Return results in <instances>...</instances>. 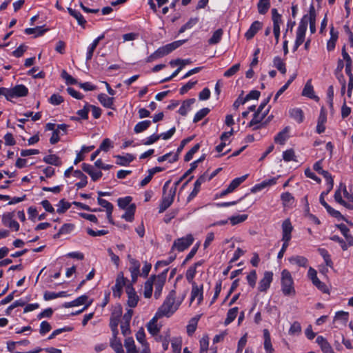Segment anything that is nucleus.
<instances>
[{"mask_svg":"<svg viewBox=\"0 0 353 353\" xmlns=\"http://www.w3.org/2000/svg\"><path fill=\"white\" fill-rule=\"evenodd\" d=\"M136 205L132 203L126 209L125 212L122 215V218L126 221L132 222L134 220Z\"/></svg>","mask_w":353,"mask_h":353,"instance_id":"36","label":"nucleus"},{"mask_svg":"<svg viewBox=\"0 0 353 353\" xmlns=\"http://www.w3.org/2000/svg\"><path fill=\"white\" fill-rule=\"evenodd\" d=\"M307 22H310V30L312 34L316 32L315 21L316 12L313 6H311L309 10V17L307 18Z\"/></svg>","mask_w":353,"mask_h":353,"instance_id":"27","label":"nucleus"},{"mask_svg":"<svg viewBox=\"0 0 353 353\" xmlns=\"http://www.w3.org/2000/svg\"><path fill=\"white\" fill-rule=\"evenodd\" d=\"M98 100L105 108L114 110V101L113 97H109L105 94L101 93L98 95Z\"/></svg>","mask_w":353,"mask_h":353,"instance_id":"21","label":"nucleus"},{"mask_svg":"<svg viewBox=\"0 0 353 353\" xmlns=\"http://www.w3.org/2000/svg\"><path fill=\"white\" fill-rule=\"evenodd\" d=\"M121 315V310H119L118 312H112L110 321V327H117L119 322V318Z\"/></svg>","mask_w":353,"mask_h":353,"instance_id":"51","label":"nucleus"},{"mask_svg":"<svg viewBox=\"0 0 353 353\" xmlns=\"http://www.w3.org/2000/svg\"><path fill=\"white\" fill-rule=\"evenodd\" d=\"M115 157L117 159V164L123 166L128 165L134 159L130 154H127L125 156L116 155Z\"/></svg>","mask_w":353,"mask_h":353,"instance_id":"35","label":"nucleus"},{"mask_svg":"<svg viewBox=\"0 0 353 353\" xmlns=\"http://www.w3.org/2000/svg\"><path fill=\"white\" fill-rule=\"evenodd\" d=\"M57 206L58 208L57 209V212L59 214H63L71 207V203L65 201V199H63L59 201Z\"/></svg>","mask_w":353,"mask_h":353,"instance_id":"50","label":"nucleus"},{"mask_svg":"<svg viewBox=\"0 0 353 353\" xmlns=\"http://www.w3.org/2000/svg\"><path fill=\"white\" fill-rule=\"evenodd\" d=\"M281 290L285 296L295 294L294 281L291 273L287 270H283L281 272Z\"/></svg>","mask_w":353,"mask_h":353,"instance_id":"2","label":"nucleus"},{"mask_svg":"<svg viewBox=\"0 0 353 353\" xmlns=\"http://www.w3.org/2000/svg\"><path fill=\"white\" fill-rule=\"evenodd\" d=\"M338 228L345 236L349 246H353V236L350 234L349 228L345 224H340L338 225Z\"/></svg>","mask_w":353,"mask_h":353,"instance_id":"29","label":"nucleus"},{"mask_svg":"<svg viewBox=\"0 0 353 353\" xmlns=\"http://www.w3.org/2000/svg\"><path fill=\"white\" fill-rule=\"evenodd\" d=\"M321 174H322L326 180L327 184V192H330L334 186V180L332 177V175L329 172L326 170L322 171Z\"/></svg>","mask_w":353,"mask_h":353,"instance_id":"52","label":"nucleus"},{"mask_svg":"<svg viewBox=\"0 0 353 353\" xmlns=\"http://www.w3.org/2000/svg\"><path fill=\"white\" fill-rule=\"evenodd\" d=\"M43 161L50 165L59 166L61 165V161L58 156L56 154H49L43 157Z\"/></svg>","mask_w":353,"mask_h":353,"instance_id":"37","label":"nucleus"},{"mask_svg":"<svg viewBox=\"0 0 353 353\" xmlns=\"http://www.w3.org/2000/svg\"><path fill=\"white\" fill-rule=\"evenodd\" d=\"M195 102V99H189L182 103L179 110V113L182 116H185L189 111L190 106Z\"/></svg>","mask_w":353,"mask_h":353,"instance_id":"34","label":"nucleus"},{"mask_svg":"<svg viewBox=\"0 0 353 353\" xmlns=\"http://www.w3.org/2000/svg\"><path fill=\"white\" fill-rule=\"evenodd\" d=\"M223 34V30L221 28H219L214 32L212 36L208 40L209 45H216L219 43Z\"/></svg>","mask_w":353,"mask_h":353,"instance_id":"33","label":"nucleus"},{"mask_svg":"<svg viewBox=\"0 0 353 353\" xmlns=\"http://www.w3.org/2000/svg\"><path fill=\"white\" fill-rule=\"evenodd\" d=\"M124 346L126 348L127 353H131L134 351H137L134 341L132 337H128L125 339Z\"/></svg>","mask_w":353,"mask_h":353,"instance_id":"49","label":"nucleus"},{"mask_svg":"<svg viewBox=\"0 0 353 353\" xmlns=\"http://www.w3.org/2000/svg\"><path fill=\"white\" fill-rule=\"evenodd\" d=\"M128 279L124 277L122 272L119 273L116 279L115 285L112 287V294L114 297L120 298L122 292L123 288L127 286Z\"/></svg>","mask_w":353,"mask_h":353,"instance_id":"6","label":"nucleus"},{"mask_svg":"<svg viewBox=\"0 0 353 353\" xmlns=\"http://www.w3.org/2000/svg\"><path fill=\"white\" fill-rule=\"evenodd\" d=\"M290 115L299 123H301L303 121L304 114L303 110L301 108H296L290 110Z\"/></svg>","mask_w":353,"mask_h":353,"instance_id":"31","label":"nucleus"},{"mask_svg":"<svg viewBox=\"0 0 353 353\" xmlns=\"http://www.w3.org/2000/svg\"><path fill=\"white\" fill-rule=\"evenodd\" d=\"M282 241H288L291 240L293 226L289 219L284 220L282 223Z\"/></svg>","mask_w":353,"mask_h":353,"instance_id":"13","label":"nucleus"},{"mask_svg":"<svg viewBox=\"0 0 353 353\" xmlns=\"http://www.w3.org/2000/svg\"><path fill=\"white\" fill-rule=\"evenodd\" d=\"M301 332V326L298 321H294L289 330V334L290 335L299 334Z\"/></svg>","mask_w":353,"mask_h":353,"instance_id":"61","label":"nucleus"},{"mask_svg":"<svg viewBox=\"0 0 353 353\" xmlns=\"http://www.w3.org/2000/svg\"><path fill=\"white\" fill-rule=\"evenodd\" d=\"M273 280V273L270 271H265L263 277L259 283L258 290L259 292H265L270 288Z\"/></svg>","mask_w":353,"mask_h":353,"instance_id":"10","label":"nucleus"},{"mask_svg":"<svg viewBox=\"0 0 353 353\" xmlns=\"http://www.w3.org/2000/svg\"><path fill=\"white\" fill-rule=\"evenodd\" d=\"M290 132V127H285L282 131L279 132L274 137V142L276 143H279L281 145H283L285 141L288 138V134Z\"/></svg>","mask_w":353,"mask_h":353,"instance_id":"23","label":"nucleus"},{"mask_svg":"<svg viewBox=\"0 0 353 353\" xmlns=\"http://www.w3.org/2000/svg\"><path fill=\"white\" fill-rule=\"evenodd\" d=\"M268 112L269 109H267L263 113L259 111L255 112L252 119L248 123V127H252L253 125H256V124H259L260 123H263L262 121L266 117Z\"/></svg>","mask_w":353,"mask_h":353,"instance_id":"19","label":"nucleus"},{"mask_svg":"<svg viewBox=\"0 0 353 353\" xmlns=\"http://www.w3.org/2000/svg\"><path fill=\"white\" fill-rule=\"evenodd\" d=\"M272 19L273 21V29L280 28V24L282 23L281 15L278 13L276 8L272 10Z\"/></svg>","mask_w":353,"mask_h":353,"instance_id":"39","label":"nucleus"},{"mask_svg":"<svg viewBox=\"0 0 353 353\" xmlns=\"http://www.w3.org/2000/svg\"><path fill=\"white\" fill-rule=\"evenodd\" d=\"M47 29H43L41 26H37L36 28H28L25 29V33L26 34H35L34 37L43 35Z\"/></svg>","mask_w":353,"mask_h":353,"instance_id":"41","label":"nucleus"},{"mask_svg":"<svg viewBox=\"0 0 353 353\" xmlns=\"http://www.w3.org/2000/svg\"><path fill=\"white\" fill-rule=\"evenodd\" d=\"M327 121V114L324 108H321L320 114L317 121L316 132L321 134L325 132V123Z\"/></svg>","mask_w":353,"mask_h":353,"instance_id":"15","label":"nucleus"},{"mask_svg":"<svg viewBox=\"0 0 353 353\" xmlns=\"http://www.w3.org/2000/svg\"><path fill=\"white\" fill-rule=\"evenodd\" d=\"M168 271V269H165L163 272L157 276H155V278L153 280V285L155 288L154 296L157 299H159L161 294L163 287L165 283Z\"/></svg>","mask_w":353,"mask_h":353,"instance_id":"5","label":"nucleus"},{"mask_svg":"<svg viewBox=\"0 0 353 353\" xmlns=\"http://www.w3.org/2000/svg\"><path fill=\"white\" fill-rule=\"evenodd\" d=\"M307 28V15H305L301 20L296 31V42L297 44H302L305 39V32Z\"/></svg>","mask_w":353,"mask_h":353,"instance_id":"9","label":"nucleus"},{"mask_svg":"<svg viewBox=\"0 0 353 353\" xmlns=\"http://www.w3.org/2000/svg\"><path fill=\"white\" fill-rule=\"evenodd\" d=\"M238 310H239V309L237 307H234L228 310V314H227V317L224 322V324L225 325H229L230 323H232L235 319V318L236 317V315L238 314Z\"/></svg>","mask_w":353,"mask_h":353,"instance_id":"45","label":"nucleus"},{"mask_svg":"<svg viewBox=\"0 0 353 353\" xmlns=\"http://www.w3.org/2000/svg\"><path fill=\"white\" fill-rule=\"evenodd\" d=\"M256 279V272L254 270H252L250 272V274L247 276L248 283L252 288L255 287Z\"/></svg>","mask_w":353,"mask_h":353,"instance_id":"64","label":"nucleus"},{"mask_svg":"<svg viewBox=\"0 0 353 353\" xmlns=\"http://www.w3.org/2000/svg\"><path fill=\"white\" fill-rule=\"evenodd\" d=\"M270 7V0H259L257 4L258 11L261 14H265L267 13Z\"/></svg>","mask_w":353,"mask_h":353,"instance_id":"42","label":"nucleus"},{"mask_svg":"<svg viewBox=\"0 0 353 353\" xmlns=\"http://www.w3.org/2000/svg\"><path fill=\"white\" fill-rule=\"evenodd\" d=\"M302 95L312 99H318V97L314 95V88L311 83V80H308L305 83L304 88L302 91Z\"/></svg>","mask_w":353,"mask_h":353,"instance_id":"25","label":"nucleus"},{"mask_svg":"<svg viewBox=\"0 0 353 353\" xmlns=\"http://www.w3.org/2000/svg\"><path fill=\"white\" fill-rule=\"evenodd\" d=\"M170 183V181H168L163 185V196L159 208V213H163L165 212L174 201V198L176 194L174 189H170L167 194L165 192Z\"/></svg>","mask_w":353,"mask_h":353,"instance_id":"3","label":"nucleus"},{"mask_svg":"<svg viewBox=\"0 0 353 353\" xmlns=\"http://www.w3.org/2000/svg\"><path fill=\"white\" fill-rule=\"evenodd\" d=\"M289 261L292 264H296L299 267H306L307 259L303 256H294L289 259Z\"/></svg>","mask_w":353,"mask_h":353,"instance_id":"38","label":"nucleus"},{"mask_svg":"<svg viewBox=\"0 0 353 353\" xmlns=\"http://www.w3.org/2000/svg\"><path fill=\"white\" fill-rule=\"evenodd\" d=\"M174 302L175 291L172 290L165 299L163 303L158 309L156 315L159 318L170 316L177 310V307L174 305Z\"/></svg>","mask_w":353,"mask_h":353,"instance_id":"1","label":"nucleus"},{"mask_svg":"<svg viewBox=\"0 0 353 353\" xmlns=\"http://www.w3.org/2000/svg\"><path fill=\"white\" fill-rule=\"evenodd\" d=\"M61 76L65 80L67 85H74L77 83V81L70 74H69L65 70L62 71Z\"/></svg>","mask_w":353,"mask_h":353,"instance_id":"62","label":"nucleus"},{"mask_svg":"<svg viewBox=\"0 0 353 353\" xmlns=\"http://www.w3.org/2000/svg\"><path fill=\"white\" fill-rule=\"evenodd\" d=\"M199 318H192L189 324L187 325V333L189 336H192L195 332L197 326Z\"/></svg>","mask_w":353,"mask_h":353,"instance_id":"53","label":"nucleus"},{"mask_svg":"<svg viewBox=\"0 0 353 353\" xmlns=\"http://www.w3.org/2000/svg\"><path fill=\"white\" fill-rule=\"evenodd\" d=\"M283 159L285 161L289 162L291 161H296L295 152L293 149H289L283 152Z\"/></svg>","mask_w":353,"mask_h":353,"instance_id":"55","label":"nucleus"},{"mask_svg":"<svg viewBox=\"0 0 353 353\" xmlns=\"http://www.w3.org/2000/svg\"><path fill=\"white\" fill-rule=\"evenodd\" d=\"M248 174L233 179L228 186L232 192L238 188L248 177Z\"/></svg>","mask_w":353,"mask_h":353,"instance_id":"46","label":"nucleus"},{"mask_svg":"<svg viewBox=\"0 0 353 353\" xmlns=\"http://www.w3.org/2000/svg\"><path fill=\"white\" fill-rule=\"evenodd\" d=\"M68 13L72 16L78 22V24L82 26L83 28L85 27V24L86 23V20L84 19L83 15L81 14L80 12L78 10H76L75 9H72L71 8H68Z\"/></svg>","mask_w":353,"mask_h":353,"instance_id":"26","label":"nucleus"},{"mask_svg":"<svg viewBox=\"0 0 353 353\" xmlns=\"http://www.w3.org/2000/svg\"><path fill=\"white\" fill-rule=\"evenodd\" d=\"M274 66L282 74L286 73L285 63L279 57H275L273 60Z\"/></svg>","mask_w":353,"mask_h":353,"instance_id":"40","label":"nucleus"},{"mask_svg":"<svg viewBox=\"0 0 353 353\" xmlns=\"http://www.w3.org/2000/svg\"><path fill=\"white\" fill-rule=\"evenodd\" d=\"M129 262L130 267L129 268L130 272H140V263L139 261L132 259L130 256H128Z\"/></svg>","mask_w":353,"mask_h":353,"instance_id":"57","label":"nucleus"},{"mask_svg":"<svg viewBox=\"0 0 353 353\" xmlns=\"http://www.w3.org/2000/svg\"><path fill=\"white\" fill-rule=\"evenodd\" d=\"M203 262L204 261L201 260L195 263L193 265L189 267L185 274V278L189 283L192 282H195L194 281V278L196 273V268L199 266H201L203 264Z\"/></svg>","mask_w":353,"mask_h":353,"instance_id":"17","label":"nucleus"},{"mask_svg":"<svg viewBox=\"0 0 353 353\" xmlns=\"http://www.w3.org/2000/svg\"><path fill=\"white\" fill-rule=\"evenodd\" d=\"M73 175L77 178H81V181L76 183V186L78 189L83 188L86 186L88 183L87 176L81 170H77L74 171Z\"/></svg>","mask_w":353,"mask_h":353,"instance_id":"30","label":"nucleus"},{"mask_svg":"<svg viewBox=\"0 0 353 353\" xmlns=\"http://www.w3.org/2000/svg\"><path fill=\"white\" fill-rule=\"evenodd\" d=\"M200 148V144L196 143L194 145L185 155L184 157V161L188 162L190 161L192 159L193 155L199 151Z\"/></svg>","mask_w":353,"mask_h":353,"instance_id":"58","label":"nucleus"},{"mask_svg":"<svg viewBox=\"0 0 353 353\" xmlns=\"http://www.w3.org/2000/svg\"><path fill=\"white\" fill-rule=\"evenodd\" d=\"M194 241V237L192 234H188L184 237L177 239L173 243L172 250H177L179 252H183L189 248Z\"/></svg>","mask_w":353,"mask_h":353,"instance_id":"4","label":"nucleus"},{"mask_svg":"<svg viewBox=\"0 0 353 353\" xmlns=\"http://www.w3.org/2000/svg\"><path fill=\"white\" fill-rule=\"evenodd\" d=\"M192 285L191 301L198 298V303H201L203 299V285H198L196 282L190 283Z\"/></svg>","mask_w":353,"mask_h":353,"instance_id":"12","label":"nucleus"},{"mask_svg":"<svg viewBox=\"0 0 353 353\" xmlns=\"http://www.w3.org/2000/svg\"><path fill=\"white\" fill-rule=\"evenodd\" d=\"M318 252L323 258L325 263L327 266L332 268L333 263L331 259V256L327 250L324 248H319Z\"/></svg>","mask_w":353,"mask_h":353,"instance_id":"43","label":"nucleus"},{"mask_svg":"<svg viewBox=\"0 0 353 353\" xmlns=\"http://www.w3.org/2000/svg\"><path fill=\"white\" fill-rule=\"evenodd\" d=\"M28 94V89L24 85H17L14 88L9 89V101H11L14 97H26Z\"/></svg>","mask_w":353,"mask_h":353,"instance_id":"11","label":"nucleus"},{"mask_svg":"<svg viewBox=\"0 0 353 353\" xmlns=\"http://www.w3.org/2000/svg\"><path fill=\"white\" fill-rule=\"evenodd\" d=\"M209 346V337L204 335L200 340V352L203 353L208 350Z\"/></svg>","mask_w":353,"mask_h":353,"instance_id":"63","label":"nucleus"},{"mask_svg":"<svg viewBox=\"0 0 353 353\" xmlns=\"http://www.w3.org/2000/svg\"><path fill=\"white\" fill-rule=\"evenodd\" d=\"M264 348L267 353H273L274 348L271 342L270 334L267 329L263 330Z\"/></svg>","mask_w":353,"mask_h":353,"instance_id":"24","label":"nucleus"},{"mask_svg":"<svg viewBox=\"0 0 353 353\" xmlns=\"http://www.w3.org/2000/svg\"><path fill=\"white\" fill-rule=\"evenodd\" d=\"M159 317L155 314V316L150 320V321L147 325V328L148 332L152 336H157L160 332V328L158 327L157 322V319Z\"/></svg>","mask_w":353,"mask_h":353,"instance_id":"22","label":"nucleus"},{"mask_svg":"<svg viewBox=\"0 0 353 353\" xmlns=\"http://www.w3.org/2000/svg\"><path fill=\"white\" fill-rule=\"evenodd\" d=\"M240 63H236L225 71L223 76L225 77H230L234 75L240 69Z\"/></svg>","mask_w":353,"mask_h":353,"instance_id":"60","label":"nucleus"},{"mask_svg":"<svg viewBox=\"0 0 353 353\" xmlns=\"http://www.w3.org/2000/svg\"><path fill=\"white\" fill-rule=\"evenodd\" d=\"M210 112V109L208 108H204L199 111H198L193 119L194 123H197L201 119H203L208 113Z\"/></svg>","mask_w":353,"mask_h":353,"instance_id":"56","label":"nucleus"},{"mask_svg":"<svg viewBox=\"0 0 353 353\" xmlns=\"http://www.w3.org/2000/svg\"><path fill=\"white\" fill-rule=\"evenodd\" d=\"M342 56L343 59L345 61V72L347 74H351L352 73V59L348 53L346 52L345 46H344L342 48Z\"/></svg>","mask_w":353,"mask_h":353,"instance_id":"32","label":"nucleus"},{"mask_svg":"<svg viewBox=\"0 0 353 353\" xmlns=\"http://www.w3.org/2000/svg\"><path fill=\"white\" fill-rule=\"evenodd\" d=\"M3 221L5 225L8 226L10 228L13 229L14 231L19 230V224L17 221L12 219V214L9 213L6 215H3Z\"/></svg>","mask_w":353,"mask_h":353,"instance_id":"18","label":"nucleus"},{"mask_svg":"<svg viewBox=\"0 0 353 353\" xmlns=\"http://www.w3.org/2000/svg\"><path fill=\"white\" fill-rule=\"evenodd\" d=\"M185 41L186 40H179L174 41L161 48H159L156 51L157 52L159 58L163 57L164 56L172 52L177 48L180 47L185 42Z\"/></svg>","mask_w":353,"mask_h":353,"instance_id":"7","label":"nucleus"},{"mask_svg":"<svg viewBox=\"0 0 353 353\" xmlns=\"http://www.w3.org/2000/svg\"><path fill=\"white\" fill-rule=\"evenodd\" d=\"M132 200V198L130 196H125L124 198H119L117 200L118 205L121 209H125L128 205L130 206V203Z\"/></svg>","mask_w":353,"mask_h":353,"instance_id":"59","label":"nucleus"},{"mask_svg":"<svg viewBox=\"0 0 353 353\" xmlns=\"http://www.w3.org/2000/svg\"><path fill=\"white\" fill-rule=\"evenodd\" d=\"M316 341L320 345L323 353H332V346L323 336H317Z\"/></svg>","mask_w":353,"mask_h":353,"instance_id":"20","label":"nucleus"},{"mask_svg":"<svg viewBox=\"0 0 353 353\" xmlns=\"http://www.w3.org/2000/svg\"><path fill=\"white\" fill-rule=\"evenodd\" d=\"M125 292L128 295L127 304L130 307H135L139 301V297L137 295L132 283L127 285L125 288Z\"/></svg>","mask_w":353,"mask_h":353,"instance_id":"8","label":"nucleus"},{"mask_svg":"<svg viewBox=\"0 0 353 353\" xmlns=\"http://www.w3.org/2000/svg\"><path fill=\"white\" fill-rule=\"evenodd\" d=\"M151 125V121L150 120H145L141 122H139L134 128V131L135 133H141L145 130H147Z\"/></svg>","mask_w":353,"mask_h":353,"instance_id":"44","label":"nucleus"},{"mask_svg":"<svg viewBox=\"0 0 353 353\" xmlns=\"http://www.w3.org/2000/svg\"><path fill=\"white\" fill-rule=\"evenodd\" d=\"M82 170L88 173L94 181L99 179L103 174L101 171H95L94 167L92 165L88 163H83L81 165Z\"/></svg>","mask_w":353,"mask_h":353,"instance_id":"14","label":"nucleus"},{"mask_svg":"<svg viewBox=\"0 0 353 353\" xmlns=\"http://www.w3.org/2000/svg\"><path fill=\"white\" fill-rule=\"evenodd\" d=\"M263 23L259 21H254L245 34V37L250 40L252 39L257 32L262 28Z\"/></svg>","mask_w":353,"mask_h":353,"instance_id":"16","label":"nucleus"},{"mask_svg":"<svg viewBox=\"0 0 353 353\" xmlns=\"http://www.w3.org/2000/svg\"><path fill=\"white\" fill-rule=\"evenodd\" d=\"M110 347L115 351L116 353L124 352L121 342L117 338H113L110 341Z\"/></svg>","mask_w":353,"mask_h":353,"instance_id":"47","label":"nucleus"},{"mask_svg":"<svg viewBox=\"0 0 353 353\" xmlns=\"http://www.w3.org/2000/svg\"><path fill=\"white\" fill-rule=\"evenodd\" d=\"M248 219L247 214H241L236 216H230L228 220L232 225H237L245 221Z\"/></svg>","mask_w":353,"mask_h":353,"instance_id":"54","label":"nucleus"},{"mask_svg":"<svg viewBox=\"0 0 353 353\" xmlns=\"http://www.w3.org/2000/svg\"><path fill=\"white\" fill-rule=\"evenodd\" d=\"M190 140H192V138L189 137L181 141L179 147L177 148L176 153L173 156L172 159H169L170 163H174L179 159V153L182 151L184 146H185V144Z\"/></svg>","mask_w":353,"mask_h":353,"instance_id":"48","label":"nucleus"},{"mask_svg":"<svg viewBox=\"0 0 353 353\" xmlns=\"http://www.w3.org/2000/svg\"><path fill=\"white\" fill-rule=\"evenodd\" d=\"M155 278V275H152L144 284V296L145 298H150L152 294L153 282Z\"/></svg>","mask_w":353,"mask_h":353,"instance_id":"28","label":"nucleus"}]
</instances>
